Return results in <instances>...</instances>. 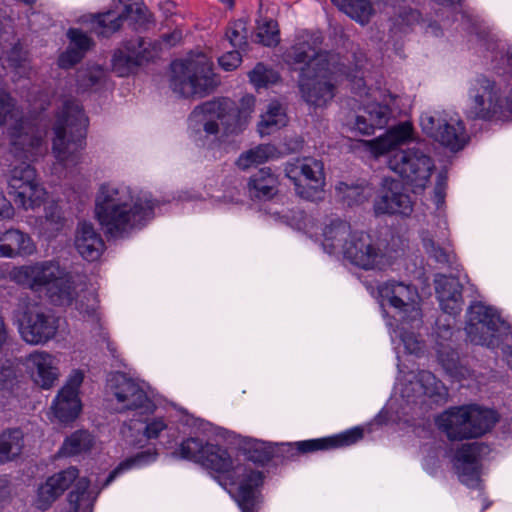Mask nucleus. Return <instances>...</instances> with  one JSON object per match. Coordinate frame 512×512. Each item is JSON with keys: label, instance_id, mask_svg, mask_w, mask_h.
I'll use <instances>...</instances> for the list:
<instances>
[{"label": "nucleus", "instance_id": "nucleus-1", "mask_svg": "<svg viewBox=\"0 0 512 512\" xmlns=\"http://www.w3.org/2000/svg\"><path fill=\"white\" fill-rule=\"evenodd\" d=\"M319 35L304 33L286 51L288 64L299 66V89L309 105L325 106L335 95V88L344 79H349L356 95L371 101L364 103L355 117L352 129L362 135H370L376 128L386 125L392 95L379 89H366L361 71L363 57L357 59L353 70H348L339 54L322 51Z\"/></svg>", "mask_w": 512, "mask_h": 512}, {"label": "nucleus", "instance_id": "nucleus-2", "mask_svg": "<svg viewBox=\"0 0 512 512\" xmlns=\"http://www.w3.org/2000/svg\"><path fill=\"white\" fill-rule=\"evenodd\" d=\"M159 201L148 191L124 183H104L95 196L94 214L106 235L124 238L143 228Z\"/></svg>", "mask_w": 512, "mask_h": 512}, {"label": "nucleus", "instance_id": "nucleus-3", "mask_svg": "<svg viewBox=\"0 0 512 512\" xmlns=\"http://www.w3.org/2000/svg\"><path fill=\"white\" fill-rule=\"evenodd\" d=\"M203 466L218 473L224 485L231 486L229 493L236 500L242 512L255 511V489L261 484L262 475L250 464L239 458H232L226 449L209 444L205 453Z\"/></svg>", "mask_w": 512, "mask_h": 512}, {"label": "nucleus", "instance_id": "nucleus-4", "mask_svg": "<svg viewBox=\"0 0 512 512\" xmlns=\"http://www.w3.org/2000/svg\"><path fill=\"white\" fill-rule=\"evenodd\" d=\"M9 275L18 285L34 292L45 291L56 305H72L77 296L74 276L53 260L14 267Z\"/></svg>", "mask_w": 512, "mask_h": 512}, {"label": "nucleus", "instance_id": "nucleus-5", "mask_svg": "<svg viewBox=\"0 0 512 512\" xmlns=\"http://www.w3.org/2000/svg\"><path fill=\"white\" fill-rule=\"evenodd\" d=\"M88 119L75 100H65L54 124L52 154L55 165L71 169L81 163Z\"/></svg>", "mask_w": 512, "mask_h": 512}, {"label": "nucleus", "instance_id": "nucleus-6", "mask_svg": "<svg viewBox=\"0 0 512 512\" xmlns=\"http://www.w3.org/2000/svg\"><path fill=\"white\" fill-rule=\"evenodd\" d=\"M255 99L253 96L242 98V108L237 112L229 100L208 101L197 106L189 117L190 126L197 132H204L206 136L216 135L220 126L224 135L241 132L253 110Z\"/></svg>", "mask_w": 512, "mask_h": 512}, {"label": "nucleus", "instance_id": "nucleus-7", "mask_svg": "<svg viewBox=\"0 0 512 512\" xmlns=\"http://www.w3.org/2000/svg\"><path fill=\"white\" fill-rule=\"evenodd\" d=\"M498 422L497 413L476 404L451 407L436 418V425L449 440L482 437Z\"/></svg>", "mask_w": 512, "mask_h": 512}, {"label": "nucleus", "instance_id": "nucleus-8", "mask_svg": "<svg viewBox=\"0 0 512 512\" xmlns=\"http://www.w3.org/2000/svg\"><path fill=\"white\" fill-rule=\"evenodd\" d=\"M9 121L11 153L17 159L34 161L46 151L45 133L31 122L24 120L14 99L6 92H0V127Z\"/></svg>", "mask_w": 512, "mask_h": 512}, {"label": "nucleus", "instance_id": "nucleus-9", "mask_svg": "<svg viewBox=\"0 0 512 512\" xmlns=\"http://www.w3.org/2000/svg\"><path fill=\"white\" fill-rule=\"evenodd\" d=\"M211 59L204 53L190 54L171 65L170 87L183 97H203L216 85Z\"/></svg>", "mask_w": 512, "mask_h": 512}, {"label": "nucleus", "instance_id": "nucleus-10", "mask_svg": "<svg viewBox=\"0 0 512 512\" xmlns=\"http://www.w3.org/2000/svg\"><path fill=\"white\" fill-rule=\"evenodd\" d=\"M422 131L451 151L462 149L466 143L465 127L458 114L451 110L433 109L420 116Z\"/></svg>", "mask_w": 512, "mask_h": 512}, {"label": "nucleus", "instance_id": "nucleus-11", "mask_svg": "<svg viewBox=\"0 0 512 512\" xmlns=\"http://www.w3.org/2000/svg\"><path fill=\"white\" fill-rule=\"evenodd\" d=\"M465 330L472 343L494 347L497 336L507 333L510 326L494 308L476 302L468 309Z\"/></svg>", "mask_w": 512, "mask_h": 512}, {"label": "nucleus", "instance_id": "nucleus-12", "mask_svg": "<svg viewBox=\"0 0 512 512\" xmlns=\"http://www.w3.org/2000/svg\"><path fill=\"white\" fill-rule=\"evenodd\" d=\"M388 166L417 192L423 190L429 182L434 163L423 149L411 147L395 151L388 159Z\"/></svg>", "mask_w": 512, "mask_h": 512}, {"label": "nucleus", "instance_id": "nucleus-13", "mask_svg": "<svg viewBox=\"0 0 512 512\" xmlns=\"http://www.w3.org/2000/svg\"><path fill=\"white\" fill-rule=\"evenodd\" d=\"M180 40L181 33L174 31L153 43L144 39L131 41L126 45L125 50L115 53L113 68L120 76L126 75L142 63L155 58L162 50L176 45Z\"/></svg>", "mask_w": 512, "mask_h": 512}, {"label": "nucleus", "instance_id": "nucleus-14", "mask_svg": "<svg viewBox=\"0 0 512 512\" xmlns=\"http://www.w3.org/2000/svg\"><path fill=\"white\" fill-rule=\"evenodd\" d=\"M22 310L20 334L23 340L31 345H44L53 339L58 331V318L47 308L37 303L19 304Z\"/></svg>", "mask_w": 512, "mask_h": 512}, {"label": "nucleus", "instance_id": "nucleus-15", "mask_svg": "<svg viewBox=\"0 0 512 512\" xmlns=\"http://www.w3.org/2000/svg\"><path fill=\"white\" fill-rule=\"evenodd\" d=\"M285 172L301 198L317 201L323 197L325 176L321 161L311 157L298 158L287 163Z\"/></svg>", "mask_w": 512, "mask_h": 512}, {"label": "nucleus", "instance_id": "nucleus-16", "mask_svg": "<svg viewBox=\"0 0 512 512\" xmlns=\"http://www.w3.org/2000/svg\"><path fill=\"white\" fill-rule=\"evenodd\" d=\"M106 394L108 401L120 413L148 408L151 403L144 386L120 372L109 375Z\"/></svg>", "mask_w": 512, "mask_h": 512}, {"label": "nucleus", "instance_id": "nucleus-17", "mask_svg": "<svg viewBox=\"0 0 512 512\" xmlns=\"http://www.w3.org/2000/svg\"><path fill=\"white\" fill-rule=\"evenodd\" d=\"M9 193L16 204L24 209L39 207L46 198V190L40 183L36 170L26 163L14 166L8 178Z\"/></svg>", "mask_w": 512, "mask_h": 512}, {"label": "nucleus", "instance_id": "nucleus-18", "mask_svg": "<svg viewBox=\"0 0 512 512\" xmlns=\"http://www.w3.org/2000/svg\"><path fill=\"white\" fill-rule=\"evenodd\" d=\"M351 264L364 270H382L389 260L373 239L363 232H354L343 255Z\"/></svg>", "mask_w": 512, "mask_h": 512}, {"label": "nucleus", "instance_id": "nucleus-19", "mask_svg": "<svg viewBox=\"0 0 512 512\" xmlns=\"http://www.w3.org/2000/svg\"><path fill=\"white\" fill-rule=\"evenodd\" d=\"M501 109L500 90L495 82L477 78L469 89L467 116L474 119H491Z\"/></svg>", "mask_w": 512, "mask_h": 512}, {"label": "nucleus", "instance_id": "nucleus-20", "mask_svg": "<svg viewBox=\"0 0 512 512\" xmlns=\"http://www.w3.org/2000/svg\"><path fill=\"white\" fill-rule=\"evenodd\" d=\"M83 380L84 373L79 369L73 370L54 398L50 410L60 423L72 422L79 416L82 409L79 388Z\"/></svg>", "mask_w": 512, "mask_h": 512}, {"label": "nucleus", "instance_id": "nucleus-21", "mask_svg": "<svg viewBox=\"0 0 512 512\" xmlns=\"http://www.w3.org/2000/svg\"><path fill=\"white\" fill-rule=\"evenodd\" d=\"M379 294L392 307L404 315L407 314V321L420 320L419 295L413 286L403 282L388 281L379 287Z\"/></svg>", "mask_w": 512, "mask_h": 512}, {"label": "nucleus", "instance_id": "nucleus-22", "mask_svg": "<svg viewBox=\"0 0 512 512\" xmlns=\"http://www.w3.org/2000/svg\"><path fill=\"white\" fill-rule=\"evenodd\" d=\"M59 360L44 350H37L25 357L24 365L33 382L42 389H51L60 377Z\"/></svg>", "mask_w": 512, "mask_h": 512}, {"label": "nucleus", "instance_id": "nucleus-23", "mask_svg": "<svg viewBox=\"0 0 512 512\" xmlns=\"http://www.w3.org/2000/svg\"><path fill=\"white\" fill-rule=\"evenodd\" d=\"M376 214L408 215L412 211L410 197L403 193L401 182L384 178L374 203Z\"/></svg>", "mask_w": 512, "mask_h": 512}, {"label": "nucleus", "instance_id": "nucleus-24", "mask_svg": "<svg viewBox=\"0 0 512 512\" xmlns=\"http://www.w3.org/2000/svg\"><path fill=\"white\" fill-rule=\"evenodd\" d=\"M483 449L479 443L463 444L454 457V468L462 483L468 487L479 485V464L478 458Z\"/></svg>", "mask_w": 512, "mask_h": 512}, {"label": "nucleus", "instance_id": "nucleus-25", "mask_svg": "<svg viewBox=\"0 0 512 512\" xmlns=\"http://www.w3.org/2000/svg\"><path fill=\"white\" fill-rule=\"evenodd\" d=\"M78 470L69 467L53 476L42 484L37 493L35 505L40 510H46L50 505L76 480Z\"/></svg>", "mask_w": 512, "mask_h": 512}, {"label": "nucleus", "instance_id": "nucleus-26", "mask_svg": "<svg viewBox=\"0 0 512 512\" xmlns=\"http://www.w3.org/2000/svg\"><path fill=\"white\" fill-rule=\"evenodd\" d=\"M74 246L79 255L90 262L98 260L104 249L105 243L101 234L90 222H80L75 230Z\"/></svg>", "mask_w": 512, "mask_h": 512}, {"label": "nucleus", "instance_id": "nucleus-27", "mask_svg": "<svg viewBox=\"0 0 512 512\" xmlns=\"http://www.w3.org/2000/svg\"><path fill=\"white\" fill-rule=\"evenodd\" d=\"M435 285L441 309L447 314L458 315L463 307L462 285L459 280L437 275Z\"/></svg>", "mask_w": 512, "mask_h": 512}, {"label": "nucleus", "instance_id": "nucleus-28", "mask_svg": "<svg viewBox=\"0 0 512 512\" xmlns=\"http://www.w3.org/2000/svg\"><path fill=\"white\" fill-rule=\"evenodd\" d=\"M441 229L438 233L425 231L422 233L423 247L426 253L438 263L452 265L455 262V254L450 248L446 221H441Z\"/></svg>", "mask_w": 512, "mask_h": 512}, {"label": "nucleus", "instance_id": "nucleus-29", "mask_svg": "<svg viewBox=\"0 0 512 512\" xmlns=\"http://www.w3.org/2000/svg\"><path fill=\"white\" fill-rule=\"evenodd\" d=\"M413 127L410 122H402L390 128L383 136H380L370 142V150L379 157L391 152L397 146L406 143L413 138Z\"/></svg>", "mask_w": 512, "mask_h": 512}, {"label": "nucleus", "instance_id": "nucleus-30", "mask_svg": "<svg viewBox=\"0 0 512 512\" xmlns=\"http://www.w3.org/2000/svg\"><path fill=\"white\" fill-rule=\"evenodd\" d=\"M322 246L329 254L342 253L346 249V244L349 242L354 232L351 231L350 225L340 219L330 220L322 228Z\"/></svg>", "mask_w": 512, "mask_h": 512}, {"label": "nucleus", "instance_id": "nucleus-31", "mask_svg": "<svg viewBox=\"0 0 512 512\" xmlns=\"http://www.w3.org/2000/svg\"><path fill=\"white\" fill-rule=\"evenodd\" d=\"M362 437V429L353 428L332 437L300 441L296 443V446L299 452L309 453L319 450H328L332 448L350 446L358 442L360 439H362Z\"/></svg>", "mask_w": 512, "mask_h": 512}, {"label": "nucleus", "instance_id": "nucleus-32", "mask_svg": "<svg viewBox=\"0 0 512 512\" xmlns=\"http://www.w3.org/2000/svg\"><path fill=\"white\" fill-rule=\"evenodd\" d=\"M3 258L31 256L36 251L32 238L18 229L1 231Z\"/></svg>", "mask_w": 512, "mask_h": 512}, {"label": "nucleus", "instance_id": "nucleus-33", "mask_svg": "<svg viewBox=\"0 0 512 512\" xmlns=\"http://www.w3.org/2000/svg\"><path fill=\"white\" fill-rule=\"evenodd\" d=\"M0 61L5 66V62L11 67H22L26 61V53L21 46L16 43V38L12 28L9 25H0Z\"/></svg>", "mask_w": 512, "mask_h": 512}, {"label": "nucleus", "instance_id": "nucleus-34", "mask_svg": "<svg viewBox=\"0 0 512 512\" xmlns=\"http://www.w3.org/2000/svg\"><path fill=\"white\" fill-rule=\"evenodd\" d=\"M65 218L58 204L52 202L45 206L44 215L35 221V229L47 239L56 237L64 228Z\"/></svg>", "mask_w": 512, "mask_h": 512}, {"label": "nucleus", "instance_id": "nucleus-35", "mask_svg": "<svg viewBox=\"0 0 512 512\" xmlns=\"http://www.w3.org/2000/svg\"><path fill=\"white\" fill-rule=\"evenodd\" d=\"M278 179L269 168H262L254 173L248 182L252 197L270 199L277 193Z\"/></svg>", "mask_w": 512, "mask_h": 512}, {"label": "nucleus", "instance_id": "nucleus-36", "mask_svg": "<svg viewBox=\"0 0 512 512\" xmlns=\"http://www.w3.org/2000/svg\"><path fill=\"white\" fill-rule=\"evenodd\" d=\"M335 189L338 198L348 206L362 204L373 195V188L364 182L358 184L340 182Z\"/></svg>", "mask_w": 512, "mask_h": 512}, {"label": "nucleus", "instance_id": "nucleus-37", "mask_svg": "<svg viewBox=\"0 0 512 512\" xmlns=\"http://www.w3.org/2000/svg\"><path fill=\"white\" fill-rule=\"evenodd\" d=\"M133 11V5L125 4L122 13L108 11L93 17V30L102 36H109L116 32L122 25L123 21Z\"/></svg>", "mask_w": 512, "mask_h": 512}, {"label": "nucleus", "instance_id": "nucleus-38", "mask_svg": "<svg viewBox=\"0 0 512 512\" xmlns=\"http://www.w3.org/2000/svg\"><path fill=\"white\" fill-rule=\"evenodd\" d=\"M24 447V435L19 429L6 430L0 434V463L17 458Z\"/></svg>", "mask_w": 512, "mask_h": 512}, {"label": "nucleus", "instance_id": "nucleus-39", "mask_svg": "<svg viewBox=\"0 0 512 512\" xmlns=\"http://www.w3.org/2000/svg\"><path fill=\"white\" fill-rule=\"evenodd\" d=\"M287 124V117L282 106L271 102L265 113L261 115L258 131L261 136L270 135Z\"/></svg>", "mask_w": 512, "mask_h": 512}, {"label": "nucleus", "instance_id": "nucleus-40", "mask_svg": "<svg viewBox=\"0 0 512 512\" xmlns=\"http://www.w3.org/2000/svg\"><path fill=\"white\" fill-rule=\"evenodd\" d=\"M351 19L364 25L370 21L374 9L370 0H332Z\"/></svg>", "mask_w": 512, "mask_h": 512}, {"label": "nucleus", "instance_id": "nucleus-41", "mask_svg": "<svg viewBox=\"0 0 512 512\" xmlns=\"http://www.w3.org/2000/svg\"><path fill=\"white\" fill-rule=\"evenodd\" d=\"M157 458V452L153 449H148L137 453L134 456L126 458L118 464V466L111 471L105 481V485H109L117 476L133 468H140L147 464L154 462Z\"/></svg>", "mask_w": 512, "mask_h": 512}, {"label": "nucleus", "instance_id": "nucleus-42", "mask_svg": "<svg viewBox=\"0 0 512 512\" xmlns=\"http://www.w3.org/2000/svg\"><path fill=\"white\" fill-rule=\"evenodd\" d=\"M105 79V72L99 65L82 67L76 72L77 90L86 92L100 87Z\"/></svg>", "mask_w": 512, "mask_h": 512}, {"label": "nucleus", "instance_id": "nucleus-43", "mask_svg": "<svg viewBox=\"0 0 512 512\" xmlns=\"http://www.w3.org/2000/svg\"><path fill=\"white\" fill-rule=\"evenodd\" d=\"M92 435L87 431H76L69 436L61 447V453L65 456H74L89 451L93 446Z\"/></svg>", "mask_w": 512, "mask_h": 512}, {"label": "nucleus", "instance_id": "nucleus-44", "mask_svg": "<svg viewBox=\"0 0 512 512\" xmlns=\"http://www.w3.org/2000/svg\"><path fill=\"white\" fill-rule=\"evenodd\" d=\"M273 153V146L259 145L242 153L237 160V165L240 169L246 170L253 165L264 163L273 155Z\"/></svg>", "mask_w": 512, "mask_h": 512}, {"label": "nucleus", "instance_id": "nucleus-45", "mask_svg": "<svg viewBox=\"0 0 512 512\" xmlns=\"http://www.w3.org/2000/svg\"><path fill=\"white\" fill-rule=\"evenodd\" d=\"M208 445L209 443H204L203 440L199 438L191 437L180 444L178 453L184 459L202 463Z\"/></svg>", "mask_w": 512, "mask_h": 512}, {"label": "nucleus", "instance_id": "nucleus-46", "mask_svg": "<svg viewBox=\"0 0 512 512\" xmlns=\"http://www.w3.org/2000/svg\"><path fill=\"white\" fill-rule=\"evenodd\" d=\"M256 40L264 46H276L280 41L277 23L272 19H263L259 21Z\"/></svg>", "mask_w": 512, "mask_h": 512}, {"label": "nucleus", "instance_id": "nucleus-47", "mask_svg": "<svg viewBox=\"0 0 512 512\" xmlns=\"http://www.w3.org/2000/svg\"><path fill=\"white\" fill-rule=\"evenodd\" d=\"M284 222H286L289 226L294 229L303 231L307 234L313 235L316 234L314 231L316 223L314 219L308 215H306L301 210H291L287 211L283 215Z\"/></svg>", "mask_w": 512, "mask_h": 512}, {"label": "nucleus", "instance_id": "nucleus-48", "mask_svg": "<svg viewBox=\"0 0 512 512\" xmlns=\"http://www.w3.org/2000/svg\"><path fill=\"white\" fill-rule=\"evenodd\" d=\"M247 37V23L243 19L233 22L226 31V38L235 48L242 49L247 44Z\"/></svg>", "mask_w": 512, "mask_h": 512}, {"label": "nucleus", "instance_id": "nucleus-49", "mask_svg": "<svg viewBox=\"0 0 512 512\" xmlns=\"http://www.w3.org/2000/svg\"><path fill=\"white\" fill-rule=\"evenodd\" d=\"M249 78L255 87L261 88L277 82L278 74L272 69H268L263 64L259 63L249 73Z\"/></svg>", "mask_w": 512, "mask_h": 512}, {"label": "nucleus", "instance_id": "nucleus-50", "mask_svg": "<svg viewBox=\"0 0 512 512\" xmlns=\"http://www.w3.org/2000/svg\"><path fill=\"white\" fill-rule=\"evenodd\" d=\"M67 35L70 39V46L82 51V54L90 49L92 40L85 33L78 29H70Z\"/></svg>", "mask_w": 512, "mask_h": 512}, {"label": "nucleus", "instance_id": "nucleus-51", "mask_svg": "<svg viewBox=\"0 0 512 512\" xmlns=\"http://www.w3.org/2000/svg\"><path fill=\"white\" fill-rule=\"evenodd\" d=\"M17 377V365L12 360H5L0 365V386H7Z\"/></svg>", "mask_w": 512, "mask_h": 512}, {"label": "nucleus", "instance_id": "nucleus-52", "mask_svg": "<svg viewBox=\"0 0 512 512\" xmlns=\"http://www.w3.org/2000/svg\"><path fill=\"white\" fill-rule=\"evenodd\" d=\"M83 55L82 51L69 46L68 49L59 56L58 65L64 69L71 68L82 59Z\"/></svg>", "mask_w": 512, "mask_h": 512}, {"label": "nucleus", "instance_id": "nucleus-53", "mask_svg": "<svg viewBox=\"0 0 512 512\" xmlns=\"http://www.w3.org/2000/svg\"><path fill=\"white\" fill-rule=\"evenodd\" d=\"M219 65L226 71L237 68L241 63V55L238 50L229 51L218 59Z\"/></svg>", "mask_w": 512, "mask_h": 512}, {"label": "nucleus", "instance_id": "nucleus-54", "mask_svg": "<svg viewBox=\"0 0 512 512\" xmlns=\"http://www.w3.org/2000/svg\"><path fill=\"white\" fill-rule=\"evenodd\" d=\"M166 428L167 424L162 418H154L147 422L144 434L148 439H154Z\"/></svg>", "mask_w": 512, "mask_h": 512}, {"label": "nucleus", "instance_id": "nucleus-55", "mask_svg": "<svg viewBox=\"0 0 512 512\" xmlns=\"http://www.w3.org/2000/svg\"><path fill=\"white\" fill-rule=\"evenodd\" d=\"M87 300H88V304L85 307H84V304L82 301L76 302V308L84 316L93 318V317H95L97 309H98V300H97L96 296L93 294H89V297L87 298Z\"/></svg>", "mask_w": 512, "mask_h": 512}, {"label": "nucleus", "instance_id": "nucleus-56", "mask_svg": "<svg viewBox=\"0 0 512 512\" xmlns=\"http://www.w3.org/2000/svg\"><path fill=\"white\" fill-rule=\"evenodd\" d=\"M69 501V507L67 510L62 512H91L88 505L85 507L82 503H80V498L78 495H75L74 493H70L68 497Z\"/></svg>", "mask_w": 512, "mask_h": 512}, {"label": "nucleus", "instance_id": "nucleus-57", "mask_svg": "<svg viewBox=\"0 0 512 512\" xmlns=\"http://www.w3.org/2000/svg\"><path fill=\"white\" fill-rule=\"evenodd\" d=\"M445 189V179L442 176H440L434 188V201L438 207L442 205V203L444 202Z\"/></svg>", "mask_w": 512, "mask_h": 512}, {"label": "nucleus", "instance_id": "nucleus-58", "mask_svg": "<svg viewBox=\"0 0 512 512\" xmlns=\"http://www.w3.org/2000/svg\"><path fill=\"white\" fill-rule=\"evenodd\" d=\"M401 339L410 353H416L420 350V343L414 334H402Z\"/></svg>", "mask_w": 512, "mask_h": 512}, {"label": "nucleus", "instance_id": "nucleus-59", "mask_svg": "<svg viewBox=\"0 0 512 512\" xmlns=\"http://www.w3.org/2000/svg\"><path fill=\"white\" fill-rule=\"evenodd\" d=\"M14 216V208L11 203L0 194V217L2 218H12Z\"/></svg>", "mask_w": 512, "mask_h": 512}, {"label": "nucleus", "instance_id": "nucleus-60", "mask_svg": "<svg viewBox=\"0 0 512 512\" xmlns=\"http://www.w3.org/2000/svg\"><path fill=\"white\" fill-rule=\"evenodd\" d=\"M253 446L256 451L260 452L257 456L253 457L255 461L262 462V461L268 460L270 458L271 454L266 449L264 442H260V441L256 440V441H254Z\"/></svg>", "mask_w": 512, "mask_h": 512}, {"label": "nucleus", "instance_id": "nucleus-61", "mask_svg": "<svg viewBox=\"0 0 512 512\" xmlns=\"http://www.w3.org/2000/svg\"><path fill=\"white\" fill-rule=\"evenodd\" d=\"M89 487V481L86 478H80L76 483V491H73L75 495L80 498V503L83 502L86 490Z\"/></svg>", "mask_w": 512, "mask_h": 512}, {"label": "nucleus", "instance_id": "nucleus-62", "mask_svg": "<svg viewBox=\"0 0 512 512\" xmlns=\"http://www.w3.org/2000/svg\"><path fill=\"white\" fill-rule=\"evenodd\" d=\"M8 494V481L6 479H0V500L7 497Z\"/></svg>", "mask_w": 512, "mask_h": 512}, {"label": "nucleus", "instance_id": "nucleus-63", "mask_svg": "<svg viewBox=\"0 0 512 512\" xmlns=\"http://www.w3.org/2000/svg\"><path fill=\"white\" fill-rule=\"evenodd\" d=\"M506 361H507L508 366L512 368V347L509 348V351L506 355Z\"/></svg>", "mask_w": 512, "mask_h": 512}, {"label": "nucleus", "instance_id": "nucleus-64", "mask_svg": "<svg viewBox=\"0 0 512 512\" xmlns=\"http://www.w3.org/2000/svg\"><path fill=\"white\" fill-rule=\"evenodd\" d=\"M508 64L512 67V49L507 52Z\"/></svg>", "mask_w": 512, "mask_h": 512}]
</instances>
